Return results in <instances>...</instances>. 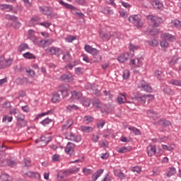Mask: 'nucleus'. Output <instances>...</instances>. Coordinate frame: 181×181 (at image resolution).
<instances>
[{"label": "nucleus", "mask_w": 181, "mask_h": 181, "mask_svg": "<svg viewBox=\"0 0 181 181\" xmlns=\"http://www.w3.org/2000/svg\"><path fill=\"white\" fill-rule=\"evenodd\" d=\"M128 129H129V131H132V132H133L134 135H141V130L136 129V127H129Z\"/></svg>", "instance_id": "obj_39"}, {"label": "nucleus", "mask_w": 181, "mask_h": 181, "mask_svg": "<svg viewBox=\"0 0 181 181\" xmlns=\"http://www.w3.org/2000/svg\"><path fill=\"white\" fill-rule=\"evenodd\" d=\"M66 42L68 43H71L74 40H76V37L69 35L65 38Z\"/></svg>", "instance_id": "obj_61"}, {"label": "nucleus", "mask_w": 181, "mask_h": 181, "mask_svg": "<svg viewBox=\"0 0 181 181\" xmlns=\"http://www.w3.org/2000/svg\"><path fill=\"white\" fill-rule=\"evenodd\" d=\"M53 123V119H49V117L45 119L44 120L41 121L40 124L43 125V127H47V125H49V124Z\"/></svg>", "instance_id": "obj_31"}, {"label": "nucleus", "mask_w": 181, "mask_h": 181, "mask_svg": "<svg viewBox=\"0 0 181 181\" xmlns=\"http://www.w3.org/2000/svg\"><path fill=\"white\" fill-rule=\"evenodd\" d=\"M139 88H141L143 91L146 93H152V88L149 86V83L145 81H140L138 84Z\"/></svg>", "instance_id": "obj_6"}, {"label": "nucleus", "mask_w": 181, "mask_h": 181, "mask_svg": "<svg viewBox=\"0 0 181 181\" xmlns=\"http://www.w3.org/2000/svg\"><path fill=\"white\" fill-rule=\"evenodd\" d=\"M59 80H61V81H64V83H71V81H74V76H73L71 74L68 73L61 76L59 77Z\"/></svg>", "instance_id": "obj_10"}, {"label": "nucleus", "mask_w": 181, "mask_h": 181, "mask_svg": "<svg viewBox=\"0 0 181 181\" xmlns=\"http://www.w3.org/2000/svg\"><path fill=\"white\" fill-rule=\"evenodd\" d=\"M104 173V169L98 170L97 172H95L93 176H92V180L96 181L100 176H101L102 174Z\"/></svg>", "instance_id": "obj_27"}, {"label": "nucleus", "mask_w": 181, "mask_h": 181, "mask_svg": "<svg viewBox=\"0 0 181 181\" xmlns=\"http://www.w3.org/2000/svg\"><path fill=\"white\" fill-rule=\"evenodd\" d=\"M132 172H136V173H139L141 170V167L135 166L132 168Z\"/></svg>", "instance_id": "obj_64"}, {"label": "nucleus", "mask_w": 181, "mask_h": 181, "mask_svg": "<svg viewBox=\"0 0 181 181\" xmlns=\"http://www.w3.org/2000/svg\"><path fill=\"white\" fill-rule=\"evenodd\" d=\"M160 45L161 46V47H163V49H168V47H169V42H168V41H166V40H163L160 42Z\"/></svg>", "instance_id": "obj_50"}, {"label": "nucleus", "mask_w": 181, "mask_h": 181, "mask_svg": "<svg viewBox=\"0 0 181 181\" xmlns=\"http://www.w3.org/2000/svg\"><path fill=\"white\" fill-rule=\"evenodd\" d=\"M151 4L153 5V8H155V9H162V8H163V4L159 1V0H153L151 2Z\"/></svg>", "instance_id": "obj_26"}, {"label": "nucleus", "mask_w": 181, "mask_h": 181, "mask_svg": "<svg viewBox=\"0 0 181 181\" xmlns=\"http://www.w3.org/2000/svg\"><path fill=\"white\" fill-rule=\"evenodd\" d=\"M170 27L171 28H176L177 29H180L181 30V21L179 20H173L170 22Z\"/></svg>", "instance_id": "obj_24"}, {"label": "nucleus", "mask_w": 181, "mask_h": 181, "mask_svg": "<svg viewBox=\"0 0 181 181\" xmlns=\"http://www.w3.org/2000/svg\"><path fill=\"white\" fill-rule=\"evenodd\" d=\"M9 177L8 174H2L0 175V181H9Z\"/></svg>", "instance_id": "obj_53"}, {"label": "nucleus", "mask_w": 181, "mask_h": 181, "mask_svg": "<svg viewBox=\"0 0 181 181\" xmlns=\"http://www.w3.org/2000/svg\"><path fill=\"white\" fill-rule=\"evenodd\" d=\"M80 129L82 132H86V134H90V132L94 131V129L92 127L84 125L80 126Z\"/></svg>", "instance_id": "obj_22"}, {"label": "nucleus", "mask_w": 181, "mask_h": 181, "mask_svg": "<svg viewBox=\"0 0 181 181\" xmlns=\"http://www.w3.org/2000/svg\"><path fill=\"white\" fill-rule=\"evenodd\" d=\"M84 49L87 53H90L93 56V58L91 59L92 63H100L103 60V56L98 54L100 51L95 48H93V47L86 45Z\"/></svg>", "instance_id": "obj_1"}, {"label": "nucleus", "mask_w": 181, "mask_h": 181, "mask_svg": "<svg viewBox=\"0 0 181 181\" xmlns=\"http://www.w3.org/2000/svg\"><path fill=\"white\" fill-rule=\"evenodd\" d=\"M94 107H96V108H101V102L98 100H96L93 101V103Z\"/></svg>", "instance_id": "obj_62"}, {"label": "nucleus", "mask_w": 181, "mask_h": 181, "mask_svg": "<svg viewBox=\"0 0 181 181\" xmlns=\"http://www.w3.org/2000/svg\"><path fill=\"white\" fill-rule=\"evenodd\" d=\"M62 60L64 62H71V55L70 53L67 52L66 54H64L62 57Z\"/></svg>", "instance_id": "obj_43"}, {"label": "nucleus", "mask_w": 181, "mask_h": 181, "mask_svg": "<svg viewBox=\"0 0 181 181\" xmlns=\"http://www.w3.org/2000/svg\"><path fill=\"white\" fill-rule=\"evenodd\" d=\"M130 151H132V147L122 146V147L119 148V149L117 150V152H119V153H127V152H129Z\"/></svg>", "instance_id": "obj_29"}, {"label": "nucleus", "mask_w": 181, "mask_h": 181, "mask_svg": "<svg viewBox=\"0 0 181 181\" xmlns=\"http://www.w3.org/2000/svg\"><path fill=\"white\" fill-rule=\"evenodd\" d=\"M13 117L11 116L5 115L3 117V122L5 124H9V122H12Z\"/></svg>", "instance_id": "obj_46"}, {"label": "nucleus", "mask_w": 181, "mask_h": 181, "mask_svg": "<svg viewBox=\"0 0 181 181\" xmlns=\"http://www.w3.org/2000/svg\"><path fill=\"white\" fill-rule=\"evenodd\" d=\"M76 148V144L71 142H69L65 148V152L70 156H74V148Z\"/></svg>", "instance_id": "obj_9"}, {"label": "nucleus", "mask_w": 181, "mask_h": 181, "mask_svg": "<svg viewBox=\"0 0 181 181\" xmlns=\"http://www.w3.org/2000/svg\"><path fill=\"white\" fill-rule=\"evenodd\" d=\"M129 49L130 52H134L135 50H138V49H139V46H136L133 44H130L129 45Z\"/></svg>", "instance_id": "obj_57"}, {"label": "nucleus", "mask_w": 181, "mask_h": 181, "mask_svg": "<svg viewBox=\"0 0 181 181\" xmlns=\"http://www.w3.org/2000/svg\"><path fill=\"white\" fill-rule=\"evenodd\" d=\"M23 165L25 168H30V160L24 159L23 160Z\"/></svg>", "instance_id": "obj_56"}, {"label": "nucleus", "mask_w": 181, "mask_h": 181, "mask_svg": "<svg viewBox=\"0 0 181 181\" xmlns=\"http://www.w3.org/2000/svg\"><path fill=\"white\" fill-rule=\"evenodd\" d=\"M162 148L165 151H173V147H172L170 145H162Z\"/></svg>", "instance_id": "obj_63"}, {"label": "nucleus", "mask_w": 181, "mask_h": 181, "mask_svg": "<svg viewBox=\"0 0 181 181\" xmlns=\"http://www.w3.org/2000/svg\"><path fill=\"white\" fill-rule=\"evenodd\" d=\"M173 175H176V168L171 167L167 173V176L168 177H170L171 176H173Z\"/></svg>", "instance_id": "obj_38"}, {"label": "nucleus", "mask_w": 181, "mask_h": 181, "mask_svg": "<svg viewBox=\"0 0 181 181\" xmlns=\"http://www.w3.org/2000/svg\"><path fill=\"white\" fill-rule=\"evenodd\" d=\"M156 125H160L163 128H166V127H169L172 125V123L169 120L160 119L158 122H154Z\"/></svg>", "instance_id": "obj_12"}, {"label": "nucleus", "mask_w": 181, "mask_h": 181, "mask_svg": "<svg viewBox=\"0 0 181 181\" xmlns=\"http://www.w3.org/2000/svg\"><path fill=\"white\" fill-rule=\"evenodd\" d=\"M148 44L149 45V46H153V47H156V46L159 45V42L156 40H153L148 41Z\"/></svg>", "instance_id": "obj_52"}, {"label": "nucleus", "mask_w": 181, "mask_h": 181, "mask_svg": "<svg viewBox=\"0 0 181 181\" xmlns=\"http://www.w3.org/2000/svg\"><path fill=\"white\" fill-rule=\"evenodd\" d=\"M94 121V117L91 116H85L83 117V122H85L86 124H90V122H93Z\"/></svg>", "instance_id": "obj_47"}, {"label": "nucleus", "mask_w": 181, "mask_h": 181, "mask_svg": "<svg viewBox=\"0 0 181 181\" xmlns=\"http://www.w3.org/2000/svg\"><path fill=\"white\" fill-rule=\"evenodd\" d=\"M146 19L153 28H158L159 27V25H160V23H163V20H162V18L153 15L147 16Z\"/></svg>", "instance_id": "obj_2"}, {"label": "nucleus", "mask_w": 181, "mask_h": 181, "mask_svg": "<svg viewBox=\"0 0 181 181\" xmlns=\"http://www.w3.org/2000/svg\"><path fill=\"white\" fill-rule=\"evenodd\" d=\"M5 162L6 165H7V166H10V168H13L14 166H16V165L18 164V163H16L13 160H6Z\"/></svg>", "instance_id": "obj_40"}, {"label": "nucleus", "mask_w": 181, "mask_h": 181, "mask_svg": "<svg viewBox=\"0 0 181 181\" xmlns=\"http://www.w3.org/2000/svg\"><path fill=\"white\" fill-rule=\"evenodd\" d=\"M40 9V12H41L42 13H43L44 15H46V16H49L50 12H53V8H52L51 7H48V6H40L39 7Z\"/></svg>", "instance_id": "obj_14"}, {"label": "nucleus", "mask_w": 181, "mask_h": 181, "mask_svg": "<svg viewBox=\"0 0 181 181\" xmlns=\"http://www.w3.org/2000/svg\"><path fill=\"white\" fill-rule=\"evenodd\" d=\"M23 57H25V59H28L30 60L36 59V56H35V54H33L30 52H25L23 54Z\"/></svg>", "instance_id": "obj_36"}, {"label": "nucleus", "mask_w": 181, "mask_h": 181, "mask_svg": "<svg viewBox=\"0 0 181 181\" xmlns=\"http://www.w3.org/2000/svg\"><path fill=\"white\" fill-rule=\"evenodd\" d=\"M146 151L148 156H153L156 154V146L150 144L147 146Z\"/></svg>", "instance_id": "obj_13"}, {"label": "nucleus", "mask_w": 181, "mask_h": 181, "mask_svg": "<svg viewBox=\"0 0 181 181\" xmlns=\"http://www.w3.org/2000/svg\"><path fill=\"white\" fill-rule=\"evenodd\" d=\"M11 114H13L16 116V118H17V121H19L21 119H25V116L22 113L18 114V110H13Z\"/></svg>", "instance_id": "obj_30"}, {"label": "nucleus", "mask_w": 181, "mask_h": 181, "mask_svg": "<svg viewBox=\"0 0 181 181\" xmlns=\"http://www.w3.org/2000/svg\"><path fill=\"white\" fill-rule=\"evenodd\" d=\"M47 50L52 56H60V54L63 53V49L57 47H48Z\"/></svg>", "instance_id": "obj_8"}, {"label": "nucleus", "mask_w": 181, "mask_h": 181, "mask_svg": "<svg viewBox=\"0 0 181 181\" xmlns=\"http://www.w3.org/2000/svg\"><path fill=\"white\" fill-rule=\"evenodd\" d=\"M170 84H172L173 86H177L178 87H181V81L172 79L170 81Z\"/></svg>", "instance_id": "obj_45"}, {"label": "nucleus", "mask_w": 181, "mask_h": 181, "mask_svg": "<svg viewBox=\"0 0 181 181\" xmlns=\"http://www.w3.org/2000/svg\"><path fill=\"white\" fill-rule=\"evenodd\" d=\"M119 13L122 18H128V13L123 9H120Z\"/></svg>", "instance_id": "obj_59"}, {"label": "nucleus", "mask_w": 181, "mask_h": 181, "mask_svg": "<svg viewBox=\"0 0 181 181\" xmlns=\"http://www.w3.org/2000/svg\"><path fill=\"white\" fill-rule=\"evenodd\" d=\"M129 59V53L126 52L122 54H121L118 58L117 60L119 63H124V62H127Z\"/></svg>", "instance_id": "obj_20"}, {"label": "nucleus", "mask_w": 181, "mask_h": 181, "mask_svg": "<svg viewBox=\"0 0 181 181\" xmlns=\"http://www.w3.org/2000/svg\"><path fill=\"white\" fill-rule=\"evenodd\" d=\"M73 119H69L66 121V124L63 126V129H69L71 125H73Z\"/></svg>", "instance_id": "obj_41"}, {"label": "nucleus", "mask_w": 181, "mask_h": 181, "mask_svg": "<svg viewBox=\"0 0 181 181\" xmlns=\"http://www.w3.org/2000/svg\"><path fill=\"white\" fill-rule=\"evenodd\" d=\"M120 95L121 96H118L117 99L118 104L122 105V104L128 103V101L127 100V98H128V95L127 93H120Z\"/></svg>", "instance_id": "obj_15"}, {"label": "nucleus", "mask_w": 181, "mask_h": 181, "mask_svg": "<svg viewBox=\"0 0 181 181\" xmlns=\"http://www.w3.org/2000/svg\"><path fill=\"white\" fill-rule=\"evenodd\" d=\"M47 18L48 19H57V18H59V14L50 12Z\"/></svg>", "instance_id": "obj_54"}, {"label": "nucleus", "mask_w": 181, "mask_h": 181, "mask_svg": "<svg viewBox=\"0 0 181 181\" xmlns=\"http://www.w3.org/2000/svg\"><path fill=\"white\" fill-rule=\"evenodd\" d=\"M144 59L142 58H136V59H132L130 61V66H135V67H141L143 64L142 62Z\"/></svg>", "instance_id": "obj_16"}, {"label": "nucleus", "mask_w": 181, "mask_h": 181, "mask_svg": "<svg viewBox=\"0 0 181 181\" xmlns=\"http://www.w3.org/2000/svg\"><path fill=\"white\" fill-rule=\"evenodd\" d=\"M13 62V59L12 58L5 59V57H3V61H1V67L3 69H5V67H9Z\"/></svg>", "instance_id": "obj_17"}, {"label": "nucleus", "mask_w": 181, "mask_h": 181, "mask_svg": "<svg viewBox=\"0 0 181 181\" xmlns=\"http://www.w3.org/2000/svg\"><path fill=\"white\" fill-rule=\"evenodd\" d=\"M129 22L134 23L137 28H142V18L139 15H134L129 18Z\"/></svg>", "instance_id": "obj_4"}, {"label": "nucleus", "mask_w": 181, "mask_h": 181, "mask_svg": "<svg viewBox=\"0 0 181 181\" xmlns=\"http://www.w3.org/2000/svg\"><path fill=\"white\" fill-rule=\"evenodd\" d=\"M71 97L73 100H80V101H81L83 98V93H81V92L74 90L71 92Z\"/></svg>", "instance_id": "obj_18"}, {"label": "nucleus", "mask_w": 181, "mask_h": 181, "mask_svg": "<svg viewBox=\"0 0 181 181\" xmlns=\"http://www.w3.org/2000/svg\"><path fill=\"white\" fill-rule=\"evenodd\" d=\"M147 115L150 117L151 118H153L154 119H158L160 117V115L159 113L153 111V110H148L147 111Z\"/></svg>", "instance_id": "obj_23"}, {"label": "nucleus", "mask_w": 181, "mask_h": 181, "mask_svg": "<svg viewBox=\"0 0 181 181\" xmlns=\"http://www.w3.org/2000/svg\"><path fill=\"white\" fill-rule=\"evenodd\" d=\"M155 76L158 80H163V73L161 71H156Z\"/></svg>", "instance_id": "obj_44"}, {"label": "nucleus", "mask_w": 181, "mask_h": 181, "mask_svg": "<svg viewBox=\"0 0 181 181\" xmlns=\"http://www.w3.org/2000/svg\"><path fill=\"white\" fill-rule=\"evenodd\" d=\"M134 98L136 100H137V101H139V103L145 104V103H146V100H153L155 96H153V95H142L141 93H136Z\"/></svg>", "instance_id": "obj_3"}, {"label": "nucleus", "mask_w": 181, "mask_h": 181, "mask_svg": "<svg viewBox=\"0 0 181 181\" xmlns=\"http://www.w3.org/2000/svg\"><path fill=\"white\" fill-rule=\"evenodd\" d=\"M22 23H21V21L16 20V21H14L12 24L13 28H14V29H19V28H21Z\"/></svg>", "instance_id": "obj_51"}, {"label": "nucleus", "mask_w": 181, "mask_h": 181, "mask_svg": "<svg viewBox=\"0 0 181 181\" xmlns=\"http://www.w3.org/2000/svg\"><path fill=\"white\" fill-rule=\"evenodd\" d=\"M25 176L28 177H31V179H40V174L39 173H34L32 171H28L25 173Z\"/></svg>", "instance_id": "obj_19"}, {"label": "nucleus", "mask_w": 181, "mask_h": 181, "mask_svg": "<svg viewBox=\"0 0 181 181\" xmlns=\"http://www.w3.org/2000/svg\"><path fill=\"white\" fill-rule=\"evenodd\" d=\"M26 73L28 74L29 77H35L36 76V74L33 69H26Z\"/></svg>", "instance_id": "obj_60"}, {"label": "nucleus", "mask_w": 181, "mask_h": 181, "mask_svg": "<svg viewBox=\"0 0 181 181\" xmlns=\"http://www.w3.org/2000/svg\"><path fill=\"white\" fill-rule=\"evenodd\" d=\"M1 9H7V11L9 12L13 9V6L12 5L9 4H1Z\"/></svg>", "instance_id": "obj_42"}, {"label": "nucleus", "mask_w": 181, "mask_h": 181, "mask_svg": "<svg viewBox=\"0 0 181 181\" xmlns=\"http://www.w3.org/2000/svg\"><path fill=\"white\" fill-rule=\"evenodd\" d=\"M67 111L71 112L73 110H78V106L76 105H69L66 107Z\"/></svg>", "instance_id": "obj_48"}, {"label": "nucleus", "mask_w": 181, "mask_h": 181, "mask_svg": "<svg viewBox=\"0 0 181 181\" xmlns=\"http://www.w3.org/2000/svg\"><path fill=\"white\" fill-rule=\"evenodd\" d=\"M6 19H8V21H12L13 22H16V21H18V17L7 14L6 15Z\"/></svg>", "instance_id": "obj_49"}, {"label": "nucleus", "mask_w": 181, "mask_h": 181, "mask_svg": "<svg viewBox=\"0 0 181 181\" xmlns=\"http://www.w3.org/2000/svg\"><path fill=\"white\" fill-rule=\"evenodd\" d=\"M52 101V103H59L60 101V94L57 92L54 93Z\"/></svg>", "instance_id": "obj_35"}, {"label": "nucleus", "mask_w": 181, "mask_h": 181, "mask_svg": "<svg viewBox=\"0 0 181 181\" xmlns=\"http://www.w3.org/2000/svg\"><path fill=\"white\" fill-rule=\"evenodd\" d=\"M100 39H103V40H105V41H108L111 37V34L108 32L107 33L101 32L100 33Z\"/></svg>", "instance_id": "obj_28"}, {"label": "nucleus", "mask_w": 181, "mask_h": 181, "mask_svg": "<svg viewBox=\"0 0 181 181\" xmlns=\"http://www.w3.org/2000/svg\"><path fill=\"white\" fill-rule=\"evenodd\" d=\"M17 125L18 127H21V128H23L24 127H26L28 125V121H26L25 119L18 120Z\"/></svg>", "instance_id": "obj_34"}, {"label": "nucleus", "mask_w": 181, "mask_h": 181, "mask_svg": "<svg viewBox=\"0 0 181 181\" xmlns=\"http://www.w3.org/2000/svg\"><path fill=\"white\" fill-rule=\"evenodd\" d=\"M58 91L62 93L63 98H66L70 94V86L67 83L60 85L58 87Z\"/></svg>", "instance_id": "obj_5"}, {"label": "nucleus", "mask_w": 181, "mask_h": 181, "mask_svg": "<svg viewBox=\"0 0 181 181\" xmlns=\"http://www.w3.org/2000/svg\"><path fill=\"white\" fill-rule=\"evenodd\" d=\"M81 103L84 107H90V104L91 103L90 99L84 97H83V98L81 99Z\"/></svg>", "instance_id": "obj_32"}, {"label": "nucleus", "mask_w": 181, "mask_h": 181, "mask_svg": "<svg viewBox=\"0 0 181 181\" xmlns=\"http://www.w3.org/2000/svg\"><path fill=\"white\" fill-rule=\"evenodd\" d=\"M52 141V137L48 136L46 137V136H41L40 139H37L35 142H45V144H47Z\"/></svg>", "instance_id": "obj_25"}, {"label": "nucleus", "mask_w": 181, "mask_h": 181, "mask_svg": "<svg viewBox=\"0 0 181 181\" xmlns=\"http://www.w3.org/2000/svg\"><path fill=\"white\" fill-rule=\"evenodd\" d=\"M129 76H130L129 70L126 69L123 71V78L124 80H128V78H129Z\"/></svg>", "instance_id": "obj_55"}, {"label": "nucleus", "mask_w": 181, "mask_h": 181, "mask_svg": "<svg viewBox=\"0 0 181 181\" xmlns=\"http://www.w3.org/2000/svg\"><path fill=\"white\" fill-rule=\"evenodd\" d=\"M50 112H52V111L49 110L47 112H42L41 114L37 115V116L35 117V120L39 119V118H42V117H45V115H49Z\"/></svg>", "instance_id": "obj_58"}, {"label": "nucleus", "mask_w": 181, "mask_h": 181, "mask_svg": "<svg viewBox=\"0 0 181 181\" xmlns=\"http://www.w3.org/2000/svg\"><path fill=\"white\" fill-rule=\"evenodd\" d=\"M160 37L163 40H168V42H175L176 40V37L169 33H162Z\"/></svg>", "instance_id": "obj_11"}, {"label": "nucleus", "mask_w": 181, "mask_h": 181, "mask_svg": "<svg viewBox=\"0 0 181 181\" xmlns=\"http://www.w3.org/2000/svg\"><path fill=\"white\" fill-rule=\"evenodd\" d=\"M68 139H69L70 141H73L74 142H80V141H81V136H76L74 135V134L71 133L68 136Z\"/></svg>", "instance_id": "obj_21"}, {"label": "nucleus", "mask_w": 181, "mask_h": 181, "mask_svg": "<svg viewBox=\"0 0 181 181\" xmlns=\"http://www.w3.org/2000/svg\"><path fill=\"white\" fill-rule=\"evenodd\" d=\"M59 4L60 5H62V6H64V8H66V9H70L71 12L73 13V15H77V8L71 4H69L64 1H63V0H60L59 1Z\"/></svg>", "instance_id": "obj_7"}, {"label": "nucleus", "mask_w": 181, "mask_h": 181, "mask_svg": "<svg viewBox=\"0 0 181 181\" xmlns=\"http://www.w3.org/2000/svg\"><path fill=\"white\" fill-rule=\"evenodd\" d=\"M26 49H29V45L25 43H23L18 47V51L20 53H22V52H24V50H26Z\"/></svg>", "instance_id": "obj_37"}, {"label": "nucleus", "mask_w": 181, "mask_h": 181, "mask_svg": "<svg viewBox=\"0 0 181 181\" xmlns=\"http://www.w3.org/2000/svg\"><path fill=\"white\" fill-rule=\"evenodd\" d=\"M115 176H117L119 179H125V174L121 171V170H115Z\"/></svg>", "instance_id": "obj_33"}]
</instances>
